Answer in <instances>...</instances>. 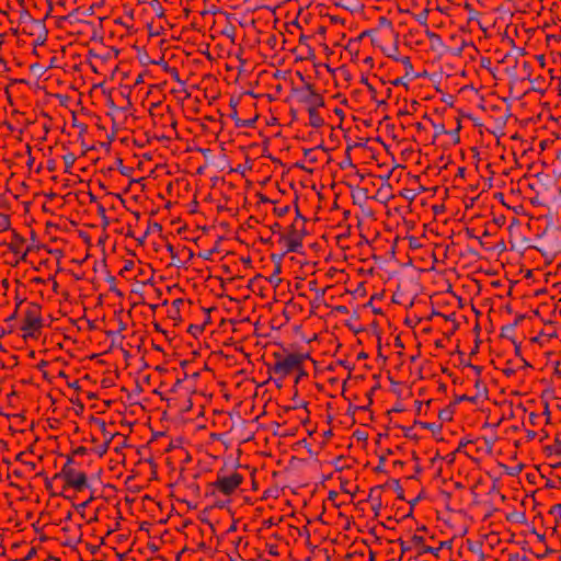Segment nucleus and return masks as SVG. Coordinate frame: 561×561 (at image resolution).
<instances>
[{"mask_svg": "<svg viewBox=\"0 0 561 561\" xmlns=\"http://www.w3.org/2000/svg\"><path fill=\"white\" fill-rule=\"evenodd\" d=\"M41 328V317L35 307L28 308L23 313L21 330L25 335H33Z\"/></svg>", "mask_w": 561, "mask_h": 561, "instance_id": "obj_1", "label": "nucleus"}, {"mask_svg": "<svg viewBox=\"0 0 561 561\" xmlns=\"http://www.w3.org/2000/svg\"><path fill=\"white\" fill-rule=\"evenodd\" d=\"M242 483V477L239 473L219 477L215 482V488L225 495L234 492Z\"/></svg>", "mask_w": 561, "mask_h": 561, "instance_id": "obj_2", "label": "nucleus"}, {"mask_svg": "<svg viewBox=\"0 0 561 561\" xmlns=\"http://www.w3.org/2000/svg\"><path fill=\"white\" fill-rule=\"evenodd\" d=\"M282 242H283L284 247L286 248V252L297 253L302 248V237L295 229H291L288 233H286L282 238Z\"/></svg>", "mask_w": 561, "mask_h": 561, "instance_id": "obj_3", "label": "nucleus"}, {"mask_svg": "<svg viewBox=\"0 0 561 561\" xmlns=\"http://www.w3.org/2000/svg\"><path fill=\"white\" fill-rule=\"evenodd\" d=\"M312 125H313V126H317V125H318V123H317L316 121H312Z\"/></svg>", "mask_w": 561, "mask_h": 561, "instance_id": "obj_6", "label": "nucleus"}, {"mask_svg": "<svg viewBox=\"0 0 561 561\" xmlns=\"http://www.w3.org/2000/svg\"><path fill=\"white\" fill-rule=\"evenodd\" d=\"M65 479L67 484L77 491H81L87 486V476L75 469L65 471Z\"/></svg>", "mask_w": 561, "mask_h": 561, "instance_id": "obj_4", "label": "nucleus"}, {"mask_svg": "<svg viewBox=\"0 0 561 561\" xmlns=\"http://www.w3.org/2000/svg\"><path fill=\"white\" fill-rule=\"evenodd\" d=\"M300 365V359L297 355L290 354L275 364V373L287 375Z\"/></svg>", "mask_w": 561, "mask_h": 561, "instance_id": "obj_5", "label": "nucleus"}]
</instances>
